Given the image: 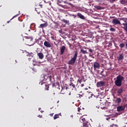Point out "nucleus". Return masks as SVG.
<instances>
[{"label":"nucleus","instance_id":"11","mask_svg":"<svg viewBox=\"0 0 127 127\" xmlns=\"http://www.w3.org/2000/svg\"><path fill=\"white\" fill-rule=\"evenodd\" d=\"M44 45H45L46 47H47L48 48H50V47H51V44H50V43L47 41L44 42Z\"/></svg>","mask_w":127,"mask_h":127},{"label":"nucleus","instance_id":"23","mask_svg":"<svg viewBox=\"0 0 127 127\" xmlns=\"http://www.w3.org/2000/svg\"><path fill=\"white\" fill-rule=\"evenodd\" d=\"M59 116H61V113L59 114H55L54 117V120L59 119Z\"/></svg>","mask_w":127,"mask_h":127},{"label":"nucleus","instance_id":"9","mask_svg":"<svg viewBox=\"0 0 127 127\" xmlns=\"http://www.w3.org/2000/svg\"><path fill=\"white\" fill-rule=\"evenodd\" d=\"M39 84L40 85H43V86H45V90H47V91L49 90V85H47V84L46 82H44L43 81L40 82Z\"/></svg>","mask_w":127,"mask_h":127},{"label":"nucleus","instance_id":"36","mask_svg":"<svg viewBox=\"0 0 127 127\" xmlns=\"http://www.w3.org/2000/svg\"><path fill=\"white\" fill-rule=\"evenodd\" d=\"M69 16H72L73 17V18H76V15L73 14H69Z\"/></svg>","mask_w":127,"mask_h":127},{"label":"nucleus","instance_id":"55","mask_svg":"<svg viewBox=\"0 0 127 127\" xmlns=\"http://www.w3.org/2000/svg\"><path fill=\"white\" fill-rule=\"evenodd\" d=\"M40 110H41V108H39V110L40 111Z\"/></svg>","mask_w":127,"mask_h":127},{"label":"nucleus","instance_id":"56","mask_svg":"<svg viewBox=\"0 0 127 127\" xmlns=\"http://www.w3.org/2000/svg\"><path fill=\"white\" fill-rule=\"evenodd\" d=\"M125 21V22L127 23V21L125 20V21Z\"/></svg>","mask_w":127,"mask_h":127},{"label":"nucleus","instance_id":"26","mask_svg":"<svg viewBox=\"0 0 127 127\" xmlns=\"http://www.w3.org/2000/svg\"><path fill=\"white\" fill-rule=\"evenodd\" d=\"M123 25H124V27H123V28L124 29V30H125L127 32V23H123L122 24Z\"/></svg>","mask_w":127,"mask_h":127},{"label":"nucleus","instance_id":"16","mask_svg":"<svg viewBox=\"0 0 127 127\" xmlns=\"http://www.w3.org/2000/svg\"><path fill=\"white\" fill-rule=\"evenodd\" d=\"M65 46H63L61 49V55L64 54V51H65Z\"/></svg>","mask_w":127,"mask_h":127},{"label":"nucleus","instance_id":"1","mask_svg":"<svg viewBox=\"0 0 127 127\" xmlns=\"http://www.w3.org/2000/svg\"><path fill=\"white\" fill-rule=\"evenodd\" d=\"M124 79V77L121 75H119L118 76H117L116 80L115 81L116 86L117 87H121V86H122V83H123Z\"/></svg>","mask_w":127,"mask_h":127},{"label":"nucleus","instance_id":"5","mask_svg":"<svg viewBox=\"0 0 127 127\" xmlns=\"http://www.w3.org/2000/svg\"><path fill=\"white\" fill-rule=\"evenodd\" d=\"M106 85V82L105 81H101L98 82L96 84L97 88H100L101 87H104Z\"/></svg>","mask_w":127,"mask_h":127},{"label":"nucleus","instance_id":"25","mask_svg":"<svg viewBox=\"0 0 127 127\" xmlns=\"http://www.w3.org/2000/svg\"><path fill=\"white\" fill-rule=\"evenodd\" d=\"M94 7L95 8H96V9H99V10L103 9V7L100 5H95Z\"/></svg>","mask_w":127,"mask_h":127},{"label":"nucleus","instance_id":"34","mask_svg":"<svg viewBox=\"0 0 127 127\" xmlns=\"http://www.w3.org/2000/svg\"><path fill=\"white\" fill-rule=\"evenodd\" d=\"M110 31H112V32H115V31H116V29L114 28H111L110 29Z\"/></svg>","mask_w":127,"mask_h":127},{"label":"nucleus","instance_id":"7","mask_svg":"<svg viewBox=\"0 0 127 127\" xmlns=\"http://www.w3.org/2000/svg\"><path fill=\"white\" fill-rule=\"evenodd\" d=\"M126 109V106H119L117 107V112H123V111H125Z\"/></svg>","mask_w":127,"mask_h":127},{"label":"nucleus","instance_id":"39","mask_svg":"<svg viewBox=\"0 0 127 127\" xmlns=\"http://www.w3.org/2000/svg\"><path fill=\"white\" fill-rule=\"evenodd\" d=\"M20 26H22L23 27H24V23H21L20 24Z\"/></svg>","mask_w":127,"mask_h":127},{"label":"nucleus","instance_id":"62","mask_svg":"<svg viewBox=\"0 0 127 127\" xmlns=\"http://www.w3.org/2000/svg\"><path fill=\"white\" fill-rule=\"evenodd\" d=\"M66 89H67V87H66Z\"/></svg>","mask_w":127,"mask_h":127},{"label":"nucleus","instance_id":"18","mask_svg":"<svg viewBox=\"0 0 127 127\" xmlns=\"http://www.w3.org/2000/svg\"><path fill=\"white\" fill-rule=\"evenodd\" d=\"M88 98L89 99H91V100H96V99H97V98H99V97L96 96L94 95V94H91V95L89 96Z\"/></svg>","mask_w":127,"mask_h":127},{"label":"nucleus","instance_id":"24","mask_svg":"<svg viewBox=\"0 0 127 127\" xmlns=\"http://www.w3.org/2000/svg\"><path fill=\"white\" fill-rule=\"evenodd\" d=\"M123 92H124V89H123V88H119L118 90V93L119 95H121V94Z\"/></svg>","mask_w":127,"mask_h":127},{"label":"nucleus","instance_id":"29","mask_svg":"<svg viewBox=\"0 0 127 127\" xmlns=\"http://www.w3.org/2000/svg\"><path fill=\"white\" fill-rule=\"evenodd\" d=\"M62 21L64 23H65V24H69V21L67 20L66 19H63Z\"/></svg>","mask_w":127,"mask_h":127},{"label":"nucleus","instance_id":"20","mask_svg":"<svg viewBox=\"0 0 127 127\" xmlns=\"http://www.w3.org/2000/svg\"><path fill=\"white\" fill-rule=\"evenodd\" d=\"M115 102L117 104H121V103H122V99H121V98H117Z\"/></svg>","mask_w":127,"mask_h":127},{"label":"nucleus","instance_id":"53","mask_svg":"<svg viewBox=\"0 0 127 127\" xmlns=\"http://www.w3.org/2000/svg\"><path fill=\"white\" fill-rule=\"evenodd\" d=\"M73 115H71V116H70V117H71L72 119H73Z\"/></svg>","mask_w":127,"mask_h":127},{"label":"nucleus","instance_id":"27","mask_svg":"<svg viewBox=\"0 0 127 127\" xmlns=\"http://www.w3.org/2000/svg\"><path fill=\"white\" fill-rule=\"evenodd\" d=\"M81 53H82V54H88V52H87L86 50H84L83 49H81L80 50Z\"/></svg>","mask_w":127,"mask_h":127},{"label":"nucleus","instance_id":"10","mask_svg":"<svg viewBox=\"0 0 127 127\" xmlns=\"http://www.w3.org/2000/svg\"><path fill=\"white\" fill-rule=\"evenodd\" d=\"M112 23H113L115 25H117V24H121V21L116 19H114L112 20Z\"/></svg>","mask_w":127,"mask_h":127},{"label":"nucleus","instance_id":"8","mask_svg":"<svg viewBox=\"0 0 127 127\" xmlns=\"http://www.w3.org/2000/svg\"><path fill=\"white\" fill-rule=\"evenodd\" d=\"M93 67L94 68V70L99 69L100 67V64L98 63V62H95L93 64Z\"/></svg>","mask_w":127,"mask_h":127},{"label":"nucleus","instance_id":"6","mask_svg":"<svg viewBox=\"0 0 127 127\" xmlns=\"http://www.w3.org/2000/svg\"><path fill=\"white\" fill-rule=\"evenodd\" d=\"M64 3H66V4L65 5L60 4V6H61L63 8H66V9L69 8V7H70V5H71V3L67 2V1H64Z\"/></svg>","mask_w":127,"mask_h":127},{"label":"nucleus","instance_id":"30","mask_svg":"<svg viewBox=\"0 0 127 127\" xmlns=\"http://www.w3.org/2000/svg\"><path fill=\"white\" fill-rule=\"evenodd\" d=\"M126 46V44L125 43H121L119 45V47L122 49L124 48V47H125V46Z\"/></svg>","mask_w":127,"mask_h":127},{"label":"nucleus","instance_id":"41","mask_svg":"<svg viewBox=\"0 0 127 127\" xmlns=\"http://www.w3.org/2000/svg\"><path fill=\"white\" fill-rule=\"evenodd\" d=\"M32 71L34 72H37V70L35 68H32Z\"/></svg>","mask_w":127,"mask_h":127},{"label":"nucleus","instance_id":"59","mask_svg":"<svg viewBox=\"0 0 127 127\" xmlns=\"http://www.w3.org/2000/svg\"><path fill=\"white\" fill-rule=\"evenodd\" d=\"M13 18V17L12 19H11L10 20H11V19H12Z\"/></svg>","mask_w":127,"mask_h":127},{"label":"nucleus","instance_id":"13","mask_svg":"<svg viewBox=\"0 0 127 127\" xmlns=\"http://www.w3.org/2000/svg\"><path fill=\"white\" fill-rule=\"evenodd\" d=\"M83 127H91V125L88 122H84Z\"/></svg>","mask_w":127,"mask_h":127},{"label":"nucleus","instance_id":"22","mask_svg":"<svg viewBox=\"0 0 127 127\" xmlns=\"http://www.w3.org/2000/svg\"><path fill=\"white\" fill-rule=\"evenodd\" d=\"M105 69L106 70H110V69H112L111 64H107L105 66Z\"/></svg>","mask_w":127,"mask_h":127},{"label":"nucleus","instance_id":"43","mask_svg":"<svg viewBox=\"0 0 127 127\" xmlns=\"http://www.w3.org/2000/svg\"><path fill=\"white\" fill-rule=\"evenodd\" d=\"M89 52H90L91 53H93V50L90 49H89Z\"/></svg>","mask_w":127,"mask_h":127},{"label":"nucleus","instance_id":"47","mask_svg":"<svg viewBox=\"0 0 127 127\" xmlns=\"http://www.w3.org/2000/svg\"><path fill=\"white\" fill-rule=\"evenodd\" d=\"M77 109H78V112H80V111H81V109L80 108V107H78Z\"/></svg>","mask_w":127,"mask_h":127},{"label":"nucleus","instance_id":"50","mask_svg":"<svg viewBox=\"0 0 127 127\" xmlns=\"http://www.w3.org/2000/svg\"><path fill=\"white\" fill-rule=\"evenodd\" d=\"M53 115H54V113L51 114H50L51 117H53Z\"/></svg>","mask_w":127,"mask_h":127},{"label":"nucleus","instance_id":"15","mask_svg":"<svg viewBox=\"0 0 127 127\" xmlns=\"http://www.w3.org/2000/svg\"><path fill=\"white\" fill-rule=\"evenodd\" d=\"M47 23H45L44 24H41L39 26V28H44L45 27H47Z\"/></svg>","mask_w":127,"mask_h":127},{"label":"nucleus","instance_id":"35","mask_svg":"<svg viewBox=\"0 0 127 127\" xmlns=\"http://www.w3.org/2000/svg\"><path fill=\"white\" fill-rule=\"evenodd\" d=\"M69 86H70V87H72V88H75V84H73V82H71V83L69 84Z\"/></svg>","mask_w":127,"mask_h":127},{"label":"nucleus","instance_id":"12","mask_svg":"<svg viewBox=\"0 0 127 127\" xmlns=\"http://www.w3.org/2000/svg\"><path fill=\"white\" fill-rule=\"evenodd\" d=\"M77 16H78V17L79 18H80L81 19H85L86 18L85 17V16L84 15H83L80 12H78L77 13Z\"/></svg>","mask_w":127,"mask_h":127},{"label":"nucleus","instance_id":"54","mask_svg":"<svg viewBox=\"0 0 127 127\" xmlns=\"http://www.w3.org/2000/svg\"><path fill=\"white\" fill-rule=\"evenodd\" d=\"M7 23H9V21H7Z\"/></svg>","mask_w":127,"mask_h":127},{"label":"nucleus","instance_id":"4","mask_svg":"<svg viewBox=\"0 0 127 127\" xmlns=\"http://www.w3.org/2000/svg\"><path fill=\"white\" fill-rule=\"evenodd\" d=\"M44 79L48 82L52 81V75L51 74H46L44 76Z\"/></svg>","mask_w":127,"mask_h":127},{"label":"nucleus","instance_id":"33","mask_svg":"<svg viewBox=\"0 0 127 127\" xmlns=\"http://www.w3.org/2000/svg\"><path fill=\"white\" fill-rule=\"evenodd\" d=\"M95 38H96V39L98 40V39H101V38H102V37H101V36L98 35L96 36Z\"/></svg>","mask_w":127,"mask_h":127},{"label":"nucleus","instance_id":"42","mask_svg":"<svg viewBox=\"0 0 127 127\" xmlns=\"http://www.w3.org/2000/svg\"><path fill=\"white\" fill-rule=\"evenodd\" d=\"M114 126H115V127H117V125H115V124H113V125H110L109 127H113Z\"/></svg>","mask_w":127,"mask_h":127},{"label":"nucleus","instance_id":"48","mask_svg":"<svg viewBox=\"0 0 127 127\" xmlns=\"http://www.w3.org/2000/svg\"><path fill=\"white\" fill-rule=\"evenodd\" d=\"M59 31L60 33H62V29L60 30Z\"/></svg>","mask_w":127,"mask_h":127},{"label":"nucleus","instance_id":"37","mask_svg":"<svg viewBox=\"0 0 127 127\" xmlns=\"http://www.w3.org/2000/svg\"><path fill=\"white\" fill-rule=\"evenodd\" d=\"M104 73V69L102 70V71L100 73V75H102V76H105V74H103Z\"/></svg>","mask_w":127,"mask_h":127},{"label":"nucleus","instance_id":"14","mask_svg":"<svg viewBox=\"0 0 127 127\" xmlns=\"http://www.w3.org/2000/svg\"><path fill=\"white\" fill-rule=\"evenodd\" d=\"M26 55L28 57H31L32 58L34 56V54L32 53L26 52Z\"/></svg>","mask_w":127,"mask_h":127},{"label":"nucleus","instance_id":"57","mask_svg":"<svg viewBox=\"0 0 127 127\" xmlns=\"http://www.w3.org/2000/svg\"><path fill=\"white\" fill-rule=\"evenodd\" d=\"M53 95H55V93H53Z\"/></svg>","mask_w":127,"mask_h":127},{"label":"nucleus","instance_id":"58","mask_svg":"<svg viewBox=\"0 0 127 127\" xmlns=\"http://www.w3.org/2000/svg\"><path fill=\"white\" fill-rule=\"evenodd\" d=\"M58 87H59V84H58Z\"/></svg>","mask_w":127,"mask_h":127},{"label":"nucleus","instance_id":"46","mask_svg":"<svg viewBox=\"0 0 127 127\" xmlns=\"http://www.w3.org/2000/svg\"><path fill=\"white\" fill-rule=\"evenodd\" d=\"M38 117L39 118H40V119H41V118H42V115H38Z\"/></svg>","mask_w":127,"mask_h":127},{"label":"nucleus","instance_id":"45","mask_svg":"<svg viewBox=\"0 0 127 127\" xmlns=\"http://www.w3.org/2000/svg\"><path fill=\"white\" fill-rule=\"evenodd\" d=\"M64 89L62 88V90H61V93H62V94H64V93L65 92H63V90H64Z\"/></svg>","mask_w":127,"mask_h":127},{"label":"nucleus","instance_id":"44","mask_svg":"<svg viewBox=\"0 0 127 127\" xmlns=\"http://www.w3.org/2000/svg\"><path fill=\"white\" fill-rule=\"evenodd\" d=\"M52 87L53 88H54V87H56V85H55V83H53Z\"/></svg>","mask_w":127,"mask_h":127},{"label":"nucleus","instance_id":"60","mask_svg":"<svg viewBox=\"0 0 127 127\" xmlns=\"http://www.w3.org/2000/svg\"><path fill=\"white\" fill-rule=\"evenodd\" d=\"M21 97H22V99H23V97H22V96H21Z\"/></svg>","mask_w":127,"mask_h":127},{"label":"nucleus","instance_id":"21","mask_svg":"<svg viewBox=\"0 0 127 127\" xmlns=\"http://www.w3.org/2000/svg\"><path fill=\"white\" fill-rule=\"evenodd\" d=\"M38 64H40V61L36 62L35 60L33 61V64L34 66H35L36 65H38Z\"/></svg>","mask_w":127,"mask_h":127},{"label":"nucleus","instance_id":"3","mask_svg":"<svg viewBox=\"0 0 127 127\" xmlns=\"http://www.w3.org/2000/svg\"><path fill=\"white\" fill-rule=\"evenodd\" d=\"M27 39V42L29 45V46H31L34 44V41H33V38L31 37H26Z\"/></svg>","mask_w":127,"mask_h":127},{"label":"nucleus","instance_id":"2","mask_svg":"<svg viewBox=\"0 0 127 127\" xmlns=\"http://www.w3.org/2000/svg\"><path fill=\"white\" fill-rule=\"evenodd\" d=\"M77 57H78V51H76L72 58L68 62L69 65H74L77 60Z\"/></svg>","mask_w":127,"mask_h":127},{"label":"nucleus","instance_id":"19","mask_svg":"<svg viewBox=\"0 0 127 127\" xmlns=\"http://www.w3.org/2000/svg\"><path fill=\"white\" fill-rule=\"evenodd\" d=\"M124 59V54H122L119 55V57L118 58V61H122Z\"/></svg>","mask_w":127,"mask_h":127},{"label":"nucleus","instance_id":"51","mask_svg":"<svg viewBox=\"0 0 127 127\" xmlns=\"http://www.w3.org/2000/svg\"><path fill=\"white\" fill-rule=\"evenodd\" d=\"M113 2H115V1H116V0H111Z\"/></svg>","mask_w":127,"mask_h":127},{"label":"nucleus","instance_id":"32","mask_svg":"<svg viewBox=\"0 0 127 127\" xmlns=\"http://www.w3.org/2000/svg\"><path fill=\"white\" fill-rule=\"evenodd\" d=\"M76 98H79V99H81L82 97H83L82 95L77 94L75 96Z\"/></svg>","mask_w":127,"mask_h":127},{"label":"nucleus","instance_id":"49","mask_svg":"<svg viewBox=\"0 0 127 127\" xmlns=\"http://www.w3.org/2000/svg\"><path fill=\"white\" fill-rule=\"evenodd\" d=\"M39 6H40V8H42V5H39Z\"/></svg>","mask_w":127,"mask_h":127},{"label":"nucleus","instance_id":"17","mask_svg":"<svg viewBox=\"0 0 127 127\" xmlns=\"http://www.w3.org/2000/svg\"><path fill=\"white\" fill-rule=\"evenodd\" d=\"M38 56L40 59H43L44 58V55L42 53H38Z\"/></svg>","mask_w":127,"mask_h":127},{"label":"nucleus","instance_id":"61","mask_svg":"<svg viewBox=\"0 0 127 127\" xmlns=\"http://www.w3.org/2000/svg\"><path fill=\"white\" fill-rule=\"evenodd\" d=\"M94 37H95L93 36V38H94Z\"/></svg>","mask_w":127,"mask_h":127},{"label":"nucleus","instance_id":"38","mask_svg":"<svg viewBox=\"0 0 127 127\" xmlns=\"http://www.w3.org/2000/svg\"><path fill=\"white\" fill-rule=\"evenodd\" d=\"M82 81H83V79L78 80V82L79 83V84H81V83H82Z\"/></svg>","mask_w":127,"mask_h":127},{"label":"nucleus","instance_id":"40","mask_svg":"<svg viewBox=\"0 0 127 127\" xmlns=\"http://www.w3.org/2000/svg\"><path fill=\"white\" fill-rule=\"evenodd\" d=\"M81 120L82 121V122H85L86 121L85 118H83V117L81 118Z\"/></svg>","mask_w":127,"mask_h":127},{"label":"nucleus","instance_id":"31","mask_svg":"<svg viewBox=\"0 0 127 127\" xmlns=\"http://www.w3.org/2000/svg\"><path fill=\"white\" fill-rule=\"evenodd\" d=\"M35 10H36V11H37V12L38 14H40L41 10L39 8H36Z\"/></svg>","mask_w":127,"mask_h":127},{"label":"nucleus","instance_id":"28","mask_svg":"<svg viewBox=\"0 0 127 127\" xmlns=\"http://www.w3.org/2000/svg\"><path fill=\"white\" fill-rule=\"evenodd\" d=\"M127 2V0H120V3L122 4H126Z\"/></svg>","mask_w":127,"mask_h":127},{"label":"nucleus","instance_id":"52","mask_svg":"<svg viewBox=\"0 0 127 127\" xmlns=\"http://www.w3.org/2000/svg\"><path fill=\"white\" fill-rule=\"evenodd\" d=\"M81 87H84V84H82L81 85Z\"/></svg>","mask_w":127,"mask_h":127}]
</instances>
